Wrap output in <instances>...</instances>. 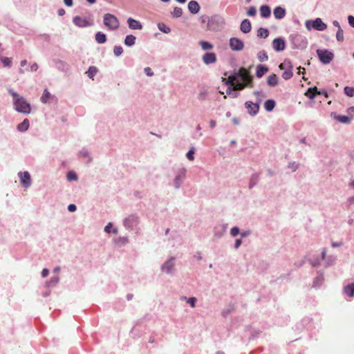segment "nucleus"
<instances>
[{
	"instance_id": "nucleus-1",
	"label": "nucleus",
	"mask_w": 354,
	"mask_h": 354,
	"mask_svg": "<svg viewBox=\"0 0 354 354\" xmlns=\"http://www.w3.org/2000/svg\"><path fill=\"white\" fill-rule=\"evenodd\" d=\"M252 82V76L245 68H241L237 73L230 75L226 84L233 86L232 88H228L226 91L227 94L230 95L232 91L243 90L245 87H251Z\"/></svg>"
},
{
	"instance_id": "nucleus-2",
	"label": "nucleus",
	"mask_w": 354,
	"mask_h": 354,
	"mask_svg": "<svg viewBox=\"0 0 354 354\" xmlns=\"http://www.w3.org/2000/svg\"><path fill=\"white\" fill-rule=\"evenodd\" d=\"M9 93L13 97V104L17 112L24 114H29L31 112L30 104L24 97L12 90H9Z\"/></svg>"
},
{
	"instance_id": "nucleus-3",
	"label": "nucleus",
	"mask_w": 354,
	"mask_h": 354,
	"mask_svg": "<svg viewBox=\"0 0 354 354\" xmlns=\"http://www.w3.org/2000/svg\"><path fill=\"white\" fill-rule=\"evenodd\" d=\"M324 260H325V266L328 267L335 263L336 258L332 255L326 257V250L325 248H323L321 253V257L319 259H316L313 262H311V266H319L321 264V261Z\"/></svg>"
},
{
	"instance_id": "nucleus-4",
	"label": "nucleus",
	"mask_w": 354,
	"mask_h": 354,
	"mask_svg": "<svg viewBox=\"0 0 354 354\" xmlns=\"http://www.w3.org/2000/svg\"><path fill=\"white\" fill-rule=\"evenodd\" d=\"M103 21L104 26L111 30L118 29L120 25L117 17L112 14H105L103 17Z\"/></svg>"
},
{
	"instance_id": "nucleus-5",
	"label": "nucleus",
	"mask_w": 354,
	"mask_h": 354,
	"mask_svg": "<svg viewBox=\"0 0 354 354\" xmlns=\"http://www.w3.org/2000/svg\"><path fill=\"white\" fill-rule=\"evenodd\" d=\"M317 54L319 61L324 64H328L334 58V54L327 49H318Z\"/></svg>"
},
{
	"instance_id": "nucleus-6",
	"label": "nucleus",
	"mask_w": 354,
	"mask_h": 354,
	"mask_svg": "<svg viewBox=\"0 0 354 354\" xmlns=\"http://www.w3.org/2000/svg\"><path fill=\"white\" fill-rule=\"evenodd\" d=\"M279 68L281 70L284 71L283 73H282V77L284 80H288L292 77V66L290 60H284L283 63L280 64Z\"/></svg>"
},
{
	"instance_id": "nucleus-7",
	"label": "nucleus",
	"mask_w": 354,
	"mask_h": 354,
	"mask_svg": "<svg viewBox=\"0 0 354 354\" xmlns=\"http://www.w3.org/2000/svg\"><path fill=\"white\" fill-rule=\"evenodd\" d=\"M73 23L75 26L80 28H84L87 26H93V23L91 21H89L86 18H82L80 16H75L73 19Z\"/></svg>"
},
{
	"instance_id": "nucleus-8",
	"label": "nucleus",
	"mask_w": 354,
	"mask_h": 354,
	"mask_svg": "<svg viewBox=\"0 0 354 354\" xmlns=\"http://www.w3.org/2000/svg\"><path fill=\"white\" fill-rule=\"evenodd\" d=\"M20 183L23 187L27 188L31 185V178L28 171L19 172Z\"/></svg>"
},
{
	"instance_id": "nucleus-9",
	"label": "nucleus",
	"mask_w": 354,
	"mask_h": 354,
	"mask_svg": "<svg viewBox=\"0 0 354 354\" xmlns=\"http://www.w3.org/2000/svg\"><path fill=\"white\" fill-rule=\"evenodd\" d=\"M245 106L248 113L252 116L257 115L259 111V106L258 105V103L248 101L245 103Z\"/></svg>"
},
{
	"instance_id": "nucleus-10",
	"label": "nucleus",
	"mask_w": 354,
	"mask_h": 354,
	"mask_svg": "<svg viewBox=\"0 0 354 354\" xmlns=\"http://www.w3.org/2000/svg\"><path fill=\"white\" fill-rule=\"evenodd\" d=\"M230 46L233 50H241L244 44L243 42L238 38L233 37L230 39Z\"/></svg>"
},
{
	"instance_id": "nucleus-11",
	"label": "nucleus",
	"mask_w": 354,
	"mask_h": 354,
	"mask_svg": "<svg viewBox=\"0 0 354 354\" xmlns=\"http://www.w3.org/2000/svg\"><path fill=\"white\" fill-rule=\"evenodd\" d=\"M272 47L276 51H282L285 49L286 44L283 39L276 38L272 41Z\"/></svg>"
},
{
	"instance_id": "nucleus-12",
	"label": "nucleus",
	"mask_w": 354,
	"mask_h": 354,
	"mask_svg": "<svg viewBox=\"0 0 354 354\" xmlns=\"http://www.w3.org/2000/svg\"><path fill=\"white\" fill-rule=\"evenodd\" d=\"M311 27L317 30L323 31L326 29L327 25L324 23L320 18H317L314 21H311Z\"/></svg>"
},
{
	"instance_id": "nucleus-13",
	"label": "nucleus",
	"mask_w": 354,
	"mask_h": 354,
	"mask_svg": "<svg viewBox=\"0 0 354 354\" xmlns=\"http://www.w3.org/2000/svg\"><path fill=\"white\" fill-rule=\"evenodd\" d=\"M202 59L205 64H210L216 62V56L214 53H207L203 55Z\"/></svg>"
},
{
	"instance_id": "nucleus-14",
	"label": "nucleus",
	"mask_w": 354,
	"mask_h": 354,
	"mask_svg": "<svg viewBox=\"0 0 354 354\" xmlns=\"http://www.w3.org/2000/svg\"><path fill=\"white\" fill-rule=\"evenodd\" d=\"M311 100L315 98L317 95H324L325 98L328 97L327 93L325 90L318 91L316 86L311 87Z\"/></svg>"
},
{
	"instance_id": "nucleus-15",
	"label": "nucleus",
	"mask_w": 354,
	"mask_h": 354,
	"mask_svg": "<svg viewBox=\"0 0 354 354\" xmlns=\"http://www.w3.org/2000/svg\"><path fill=\"white\" fill-rule=\"evenodd\" d=\"M188 9L192 14H197L200 10V6L196 1H190L188 3Z\"/></svg>"
},
{
	"instance_id": "nucleus-16",
	"label": "nucleus",
	"mask_w": 354,
	"mask_h": 354,
	"mask_svg": "<svg viewBox=\"0 0 354 354\" xmlns=\"http://www.w3.org/2000/svg\"><path fill=\"white\" fill-rule=\"evenodd\" d=\"M273 14L276 19H281L284 17L286 10L282 7L278 6L274 8Z\"/></svg>"
},
{
	"instance_id": "nucleus-17",
	"label": "nucleus",
	"mask_w": 354,
	"mask_h": 354,
	"mask_svg": "<svg viewBox=\"0 0 354 354\" xmlns=\"http://www.w3.org/2000/svg\"><path fill=\"white\" fill-rule=\"evenodd\" d=\"M241 30L244 33H248L251 30V24L248 19L242 21L240 26Z\"/></svg>"
},
{
	"instance_id": "nucleus-18",
	"label": "nucleus",
	"mask_w": 354,
	"mask_h": 354,
	"mask_svg": "<svg viewBox=\"0 0 354 354\" xmlns=\"http://www.w3.org/2000/svg\"><path fill=\"white\" fill-rule=\"evenodd\" d=\"M127 22H128L129 27L131 29L140 30L142 28L141 24L136 19H133L132 18H129Z\"/></svg>"
},
{
	"instance_id": "nucleus-19",
	"label": "nucleus",
	"mask_w": 354,
	"mask_h": 354,
	"mask_svg": "<svg viewBox=\"0 0 354 354\" xmlns=\"http://www.w3.org/2000/svg\"><path fill=\"white\" fill-rule=\"evenodd\" d=\"M174 266V261L173 259L165 262L162 266V270L167 273H169Z\"/></svg>"
},
{
	"instance_id": "nucleus-20",
	"label": "nucleus",
	"mask_w": 354,
	"mask_h": 354,
	"mask_svg": "<svg viewBox=\"0 0 354 354\" xmlns=\"http://www.w3.org/2000/svg\"><path fill=\"white\" fill-rule=\"evenodd\" d=\"M268 71V68L267 66L259 64L257 67L256 75L257 77L260 78L263 75H264Z\"/></svg>"
},
{
	"instance_id": "nucleus-21",
	"label": "nucleus",
	"mask_w": 354,
	"mask_h": 354,
	"mask_svg": "<svg viewBox=\"0 0 354 354\" xmlns=\"http://www.w3.org/2000/svg\"><path fill=\"white\" fill-rule=\"evenodd\" d=\"M271 10L268 6H261L260 7V15L263 18H267L270 16Z\"/></svg>"
},
{
	"instance_id": "nucleus-22",
	"label": "nucleus",
	"mask_w": 354,
	"mask_h": 354,
	"mask_svg": "<svg viewBox=\"0 0 354 354\" xmlns=\"http://www.w3.org/2000/svg\"><path fill=\"white\" fill-rule=\"evenodd\" d=\"M344 293L348 297H353L354 296V283H350L344 287Z\"/></svg>"
},
{
	"instance_id": "nucleus-23",
	"label": "nucleus",
	"mask_w": 354,
	"mask_h": 354,
	"mask_svg": "<svg viewBox=\"0 0 354 354\" xmlns=\"http://www.w3.org/2000/svg\"><path fill=\"white\" fill-rule=\"evenodd\" d=\"M267 82L269 86H274L278 83V78L275 74L269 75L267 79Z\"/></svg>"
},
{
	"instance_id": "nucleus-24",
	"label": "nucleus",
	"mask_w": 354,
	"mask_h": 354,
	"mask_svg": "<svg viewBox=\"0 0 354 354\" xmlns=\"http://www.w3.org/2000/svg\"><path fill=\"white\" fill-rule=\"evenodd\" d=\"M95 40L98 44H104L106 41V35L102 32H97L95 34Z\"/></svg>"
},
{
	"instance_id": "nucleus-25",
	"label": "nucleus",
	"mask_w": 354,
	"mask_h": 354,
	"mask_svg": "<svg viewBox=\"0 0 354 354\" xmlns=\"http://www.w3.org/2000/svg\"><path fill=\"white\" fill-rule=\"evenodd\" d=\"M29 127V120L26 118L24 121L17 125V129L19 131H26Z\"/></svg>"
},
{
	"instance_id": "nucleus-26",
	"label": "nucleus",
	"mask_w": 354,
	"mask_h": 354,
	"mask_svg": "<svg viewBox=\"0 0 354 354\" xmlns=\"http://www.w3.org/2000/svg\"><path fill=\"white\" fill-rule=\"evenodd\" d=\"M324 281V275L323 273H319L318 275L313 281V287L316 288L320 286Z\"/></svg>"
},
{
	"instance_id": "nucleus-27",
	"label": "nucleus",
	"mask_w": 354,
	"mask_h": 354,
	"mask_svg": "<svg viewBox=\"0 0 354 354\" xmlns=\"http://www.w3.org/2000/svg\"><path fill=\"white\" fill-rule=\"evenodd\" d=\"M275 102L273 100H268L264 103V108L267 111H272L275 106Z\"/></svg>"
},
{
	"instance_id": "nucleus-28",
	"label": "nucleus",
	"mask_w": 354,
	"mask_h": 354,
	"mask_svg": "<svg viewBox=\"0 0 354 354\" xmlns=\"http://www.w3.org/2000/svg\"><path fill=\"white\" fill-rule=\"evenodd\" d=\"M253 93L256 96V102L254 103H258L259 106L266 96L262 91H254Z\"/></svg>"
},
{
	"instance_id": "nucleus-29",
	"label": "nucleus",
	"mask_w": 354,
	"mask_h": 354,
	"mask_svg": "<svg viewBox=\"0 0 354 354\" xmlns=\"http://www.w3.org/2000/svg\"><path fill=\"white\" fill-rule=\"evenodd\" d=\"M136 37L132 35H129L126 37L124 39L125 45L128 46H131L135 44Z\"/></svg>"
},
{
	"instance_id": "nucleus-30",
	"label": "nucleus",
	"mask_w": 354,
	"mask_h": 354,
	"mask_svg": "<svg viewBox=\"0 0 354 354\" xmlns=\"http://www.w3.org/2000/svg\"><path fill=\"white\" fill-rule=\"evenodd\" d=\"M335 119L342 123L348 124L350 123L351 118L347 115H339L335 117Z\"/></svg>"
},
{
	"instance_id": "nucleus-31",
	"label": "nucleus",
	"mask_w": 354,
	"mask_h": 354,
	"mask_svg": "<svg viewBox=\"0 0 354 354\" xmlns=\"http://www.w3.org/2000/svg\"><path fill=\"white\" fill-rule=\"evenodd\" d=\"M269 35L268 30L260 28L257 31V36L261 38H266Z\"/></svg>"
},
{
	"instance_id": "nucleus-32",
	"label": "nucleus",
	"mask_w": 354,
	"mask_h": 354,
	"mask_svg": "<svg viewBox=\"0 0 354 354\" xmlns=\"http://www.w3.org/2000/svg\"><path fill=\"white\" fill-rule=\"evenodd\" d=\"M50 96H51V95L49 93V91H48V89H45L44 91L42 96L41 97V101L43 103H47L48 102L49 99L50 98Z\"/></svg>"
},
{
	"instance_id": "nucleus-33",
	"label": "nucleus",
	"mask_w": 354,
	"mask_h": 354,
	"mask_svg": "<svg viewBox=\"0 0 354 354\" xmlns=\"http://www.w3.org/2000/svg\"><path fill=\"white\" fill-rule=\"evenodd\" d=\"M97 72V69L96 67L90 66L88 70L86 72V74L88 75V76L90 78L93 79V77L96 75Z\"/></svg>"
},
{
	"instance_id": "nucleus-34",
	"label": "nucleus",
	"mask_w": 354,
	"mask_h": 354,
	"mask_svg": "<svg viewBox=\"0 0 354 354\" xmlns=\"http://www.w3.org/2000/svg\"><path fill=\"white\" fill-rule=\"evenodd\" d=\"M199 44L201 46L202 49L204 50H210L213 48L212 44L207 41H201L199 42Z\"/></svg>"
},
{
	"instance_id": "nucleus-35",
	"label": "nucleus",
	"mask_w": 354,
	"mask_h": 354,
	"mask_svg": "<svg viewBox=\"0 0 354 354\" xmlns=\"http://www.w3.org/2000/svg\"><path fill=\"white\" fill-rule=\"evenodd\" d=\"M173 17L178 18L180 17L183 15V10L181 8L175 7L174 8V11L171 13Z\"/></svg>"
},
{
	"instance_id": "nucleus-36",
	"label": "nucleus",
	"mask_w": 354,
	"mask_h": 354,
	"mask_svg": "<svg viewBox=\"0 0 354 354\" xmlns=\"http://www.w3.org/2000/svg\"><path fill=\"white\" fill-rule=\"evenodd\" d=\"M158 28L161 32L164 33H169L171 31V29L163 23H159L158 24Z\"/></svg>"
},
{
	"instance_id": "nucleus-37",
	"label": "nucleus",
	"mask_w": 354,
	"mask_h": 354,
	"mask_svg": "<svg viewBox=\"0 0 354 354\" xmlns=\"http://www.w3.org/2000/svg\"><path fill=\"white\" fill-rule=\"evenodd\" d=\"M1 62L3 63V66L10 67L12 62V59L11 57H2Z\"/></svg>"
},
{
	"instance_id": "nucleus-38",
	"label": "nucleus",
	"mask_w": 354,
	"mask_h": 354,
	"mask_svg": "<svg viewBox=\"0 0 354 354\" xmlns=\"http://www.w3.org/2000/svg\"><path fill=\"white\" fill-rule=\"evenodd\" d=\"M259 180V176L257 174H253L250 178V182L249 187L250 188H252L253 186L256 185Z\"/></svg>"
},
{
	"instance_id": "nucleus-39",
	"label": "nucleus",
	"mask_w": 354,
	"mask_h": 354,
	"mask_svg": "<svg viewBox=\"0 0 354 354\" xmlns=\"http://www.w3.org/2000/svg\"><path fill=\"white\" fill-rule=\"evenodd\" d=\"M344 93L347 96L353 97L354 96V88L350 86H346L344 88Z\"/></svg>"
},
{
	"instance_id": "nucleus-40",
	"label": "nucleus",
	"mask_w": 354,
	"mask_h": 354,
	"mask_svg": "<svg viewBox=\"0 0 354 354\" xmlns=\"http://www.w3.org/2000/svg\"><path fill=\"white\" fill-rule=\"evenodd\" d=\"M258 58L261 62H263L268 59V56L267 55L266 53L263 50L259 53Z\"/></svg>"
},
{
	"instance_id": "nucleus-41",
	"label": "nucleus",
	"mask_w": 354,
	"mask_h": 354,
	"mask_svg": "<svg viewBox=\"0 0 354 354\" xmlns=\"http://www.w3.org/2000/svg\"><path fill=\"white\" fill-rule=\"evenodd\" d=\"M336 39L338 41H344V32H343V30L342 28H339V30H337V33H336Z\"/></svg>"
},
{
	"instance_id": "nucleus-42",
	"label": "nucleus",
	"mask_w": 354,
	"mask_h": 354,
	"mask_svg": "<svg viewBox=\"0 0 354 354\" xmlns=\"http://www.w3.org/2000/svg\"><path fill=\"white\" fill-rule=\"evenodd\" d=\"M67 178L69 181L76 180L77 179V176L75 172L69 171L67 174Z\"/></svg>"
},
{
	"instance_id": "nucleus-43",
	"label": "nucleus",
	"mask_w": 354,
	"mask_h": 354,
	"mask_svg": "<svg viewBox=\"0 0 354 354\" xmlns=\"http://www.w3.org/2000/svg\"><path fill=\"white\" fill-rule=\"evenodd\" d=\"M195 150L194 147H192L189 151L187 153L186 156L189 160H194V154Z\"/></svg>"
},
{
	"instance_id": "nucleus-44",
	"label": "nucleus",
	"mask_w": 354,
	"mask_h": 354,
	"mask_svg": "<svg viewBox=\"0 0 354 354\" xmlns=\"http://www.w3.org/2000/svg\"><path fill=\"white\" fill-rule=\"evenodd\" d=\"M113 52L115 55L119 56L123 52V48L120 46H116L114 47Z\"/></svg>"
},
{
	"instance_id": "nucleus-45",
	"label": "nucleus",
	"mask_w": 354,
	"mask_h": 354,
	"mask_svg": "<svg viewBox=\"0 0 354 354\" xmlns=\"http://www.w3.org/2000/svg\"><path fill=\"white\" fill-rule=\"evenodd\" d=\"M256 13H257V10H256V8H255L254 7H253V6L250 7V8L248 9V12H247L248 15V16H250V17H253V16H254V15H256Z\"/></svg>"
},
{
	"instance_id": "nucleus-46",
	"label": "nucleus",
	"mask_w": 354,
	"mask_h": 354,
	"mask_svg": "<svg viewBox=\"0 0 354 354\" xmlns=\"http://www.w3.org/2000/svg\"><path fill=\"white\" fill-rule=\"evenodd\" d=\"M239 233V229L237 227H234L230 230V234L233 236H236Z\"/></svg>"
},
{
	"instance_id": "nucleus-47",
	"label": "nucleus",
	"mask_w": 354,
	"mask_h": 354,
	"mask_svg": "<svg viewBox=\"0 0 354 354\" xmlns=\"http://www.w3.org/2000/svg\"><path fill=\"white\" fill-rule=\"evenodd\" d=\"M196 301V299L195 297H190L187 299V303L189 304L192 308L195 307Z\"/></svg>"
},
{
	"instance_id": "nucleus-48",
	"label": "nucleus",
	"mask_w": 354,
	"mask_h": 354,
	"mask_svg": "<svg viewBox=\"0 0 354 354\" xmlns=\"http://www.w3.org/2000/svg\"><path fill=\"white\" fill-rule=\"evenodd\" d=\"M348 24L349 25L354 28V17L350 15L348 17Z\"/></svg>"
},
{
	"instance_id": "nucleus-49",
	"label": "nucleus",
	"mask_w": 354,
	"mask_h": 354,
	"mask_svg": "<svg viewBox=\"0 0 354 354\" xmlns=\"http://www.w3.org/2000/svg\"><path fill=\"white\" fill-rule=\"evenodd\" d=\"M346 204L348 207H350L351 205L354 204V196H351L347 199Z\"/></svg>"
},
{
	"instance_id": "nucleus-50",
	"label": "nucleus",
	"mask_w": 354,
	"mask_h": 354,
	"mask_svg": "<svg viewBox=\"0 0 354 354\" xmlns=\"http://www.w3.org/2000/svg\"><path fill=\"white\" fill-rule=\"evenodd\" d=\"M145 72L147 76H152L153 75L151 68L149 67L145 68Z\"/></svg>"
},
{
	"instance_id": "nucleus-51",
	"label": "nucleus",
	"mask_w": 354,
	"mask_h": 354,
	"mask_svg": "<svg viewBox=\"0 0 354 354\" xmlns=\"http://www.w3.org/2000/svg\"><path fill=\"white\" fill-rule=\"evenodd\" d=\"M49 274V270L47 268H44L41 271L42 277H46Z\"/></svg>"
},
{
	"instance_id": "nucleus-52",
	"label": "nucleus",
	"mask_w": 354,
	"mask_h": 354,
	"mask_svg": "<svg viewBox=\"0 0 354 354\" xmlns=\"http://www.w3.org/2000/svg\"><path fill=\"white\" fill-rule=\"evenodd\" d=\"M39 68V66L37 63H34L30 66V71H37Z\"/></svg>"
},
{
	"instance_id": "nucleus-53",
	"label": "nucleus",
	"mask_w": 354,
	"mask_h": 354,
	"mask_svg": "<svg viewBox=\"0 0 354 354\" xmlns=\"http://www.w3.org/2000/svg\"><path fill=\"white\" fill-rule=\"evenodd\" d=\"M68 209L70 212H74L76 210V206L74 204H71L68 206Z\"/></svg>"
},
{
	"instance_id": "nucleus-54",
	"label": "nucleus",
	"mask_w": 354,
	"mask_h": 354,
	"mask_svg": "<svg viewBox=\"0 0 354 354\" xmlns=\"http://www.w3.org/2000/svg\"><path fill=\"white\" fill-rule=\"evenodd\" d=\"M342 245V243L341 242H332L331 245L333 248H337Z\"/></svg>"
},
{
	"instance_id": "nucleus-55",
	"label": "nucleus",
	"mask_w": 354,
	"mask_h": 354,
	"mask_svg": "<svg viewBox=\"0 0 354 354\" xmlns=\"http://www.w3.org/2000/svg\"><path fill=\"white\" fill-rule=\"evenodd\" d=\"M241 243H242V242H241V239H236V240L235 241L234 248H238L241 245Z\"/></svg>"
},
{
	"instance_id": "nucleus-56",
	"label": "nucleus",
	"mask_w": 354,
	"mask_h": 354,
	"mask_svg": "<svg viewBox=\"0 0 354 354\" xmlns=\"http://www.w3.org/2000/svg\"><path fill=\"white\" fill-rule=\"evenodd\" d=\"M64 1L67 6H71L73 5V0H64Z\"/></svg>"
},
{
	"instance_id": "nucleus-57",
	"label": "nucleus",
	"mask_w": 354,
	"mask_h": 354,
	"mask_svg": "<svg viewBox=\"0 0 354 354\" xmlns=\"http://www.w3.org/2000/svg\"><path fill=\"white\" fill-rule=\"evenodd\" d=\"M111 223H109L104 228V230L105 232L109 233L111 231Z\"/></svg>"
},
{
	"instance_id": "nucleus-58",
	"label": "nucleus",
	"mask_w": 354,
	"mask_h": 354,
	"mask_svg": "<svg viewBox=\"0 0 354 354\" xmlns=\"http://www.w3.org/2000/svg\"><path fill=\"white\" fill-rule=\"evenodd\" d=\"M333 24L334 26L337 27L338 28V30H339V28H341L340 24L337 21H336V20L333 21Z\"/></svg>"
},
{
	"instance_id": "nucleus-59",
	"label": "nucleus",
	"mask_w": 354,
	"mask_h": 354,
	"mask_svg": "<svg viewBox=\"0 0 354 354\" xmlns=\"http://www.w3.org/2000/svg\"><path fill=\"white\" fill-rule=\"evenodd\" d=\"M297 69H298V73L299 74H301H301H304V73H305V68H302V67L299 66Z\"/></svg>"
},
{
	"instance_id": "nucleus-60",
	"label": "nucleus",
	"mask_w": 354,
	"mask_h": 354,
	"mask_svg": "<svg viewBox=\"0 0 354 354\" xmlns=\"http://www.w3.org/2000/svg\"><path fill=\"white\" fill-rule=\"evenodd\" d=\"M65 14V10L64 9H60L58 10V15L59 16H62Z\"/></svg>"
},
{
	"instance_id": "nucleus-61",
	"label": "nucleus",
	"mask_w": 354,
	"mask_h": 354,
	"mask_svg": "<svg viewBox=\"0 0 354 354\" xmlns=\"http://www.w3.org/2000/svg\"><path fill=\"white\" fill-rule=\"evenodd\" d=\"M209 125H210V127L211 128H214L215 126H216V121L214 120H211L209 122Z\"/></svg>"
},
{
	"instance_id": "nucleus-62",
	"label": "nucleus",
	"mask_w": 354,
	"mask_h": 354,
	"mask_svg": "<svg viewBox=\"0 0 354 354\" xmlns=\"http://www.w3.org/2000/svg\"><path fill=\"white\" fill-rule=\"evenodd\" d=\"M26 64H27V60L26 59H24V60L21 61V63H20L21 66L24 67Z\"/></svg>"
},
{
	"instance_id": "nucleus-63",
	"label": "nucleus",
	"mask_w": 354,
	"mask_h": 354,
	"mask_svg": "<svg viewBox=\"0 0 354 354\" xmlns=\"http://www.w3.org/2000/svg\"><path fill=\"white\" fill-rule=\"evenodd\" d=\"M305 25H306V28L308 30H310V20L306 21Z\"/></svg>"
},
{
	"instance_id": "nucleus-64",
	"label": "nucleus",
	"mask_w": 354,
	"mask_h": 354,
	"mask_svg": "<svg viewBox=\"0 0 354 354\" xmlns=\"http://www.w3.org/2000/svg\"><path fill=\"white\" fill-rule=\"evenodd\" d=\"M348 112L349 113H354V106H351L350 108L348 109Z\"/></svg>"
}]
</instances>
